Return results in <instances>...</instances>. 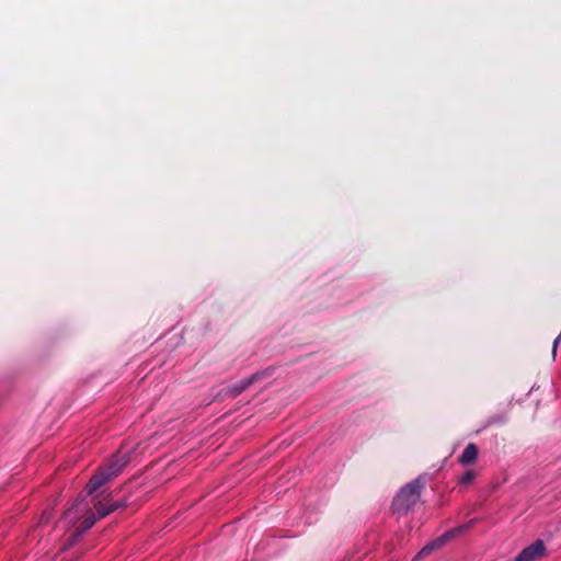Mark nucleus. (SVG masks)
Instances as JSON below:
<instances>
[{
  "instance_id": "1",
  "label": "nucleus",
  "mask_w": 561,
  "mask_h": 561,
  "mask_svg": "<svg viewBox=\"0 0 561 561\" xmlns=\"http://www.w3.org/2000/svg\"><path fill=\"white\" fill-rule=\"evenodd\" d=\"M96 514H93L90 508V504L84 496L78 497V500L69 507L64 516L60 518L58 526L66 531H69L67 545L64 548H68L73 545L78 538L89 528H91L98 518H103L110 513L114 512L119 504L111 500L103 502H94Z\"/></svg>"
},
{
  "instance_id": "2",
  "label": "nucleus",
  "mask_w": 561,
  "mask_h": 561,
  "mask_svg": "<svg viewBox=\"0 0 561 561\" xmlns=\"http://www.w3.org/2000/svg\"><path fill=\"white\" fill-rule=\"evenodd\" d=\"M422 486L423 483L420 479L404 485L392 502L393 512L403 514L413 507L419 501Z\"/></svg>"
},
{
  "instance_id": "3",
  "label": "nucleus",
  "mask_w": 561,
  "mask_h": 561,
  "mask_svg": "<svg viewBox=\"0 0 561 561\" xmlns=\"http://www.w3.org/2000/svg\"><path fill=\"white\" fill-rule=\"evenodd\" d=\"M474 523H476V519H471L467 524L458 526L455 529H451V530L445 533L440 537H438L435 540L431 541L430 543L425 545L421 549V551L416 554L415 558L420 559V558H423L425 556H428L434 550L439 549L440 547H443L446 543L447 540L456 537L458 534H460V533L469 529L470 527H472L474 525Z\"/></svg>"
},
{
  "instance_id": "4",
  "label": "nucleus",
  "mask_w": 561,
  "mask_h": 561,
  "mask_svg": "<svg viewBox=\"0 0 561 561\" xmlns=\"http://www.w3.org/2000/svg\"><path fill=\"white\" fill-rule=\"evenodd\" d=\"M546 547L542 540H536L531 545L527 546L522 552L515 558L514 561H536L545 556Z\"/></svg>"
},
{
  "instance_id": "5",
  "label": "nucleus",
  "mask_w": 561,
  "mask_h": 561,
  "mask_svg": "<svg viewBox=\"0 0 561 561\" xmlns=\"http://www.w3.org/2000/svg\"><path fill=\"white\" fill-rule=\"evenodd\" d=\"M113 479V473H108V470L104 468L100 469L91 479L87 485V494L93 495L104 483Z\"/></svg>"
},
{
  "instance_id": "6",
  "label": "nucleus",
  "mask_w": 561,
  "mask_h": 561,
  "mask_svg": "<svg viewBox=\"0 0 561 561\" xmlns=\"http://www.w3.org/2000/svg\"><path fill=\"white\" fill-rule=\"evenodd\" d=\"M267 374L266 373H256V374H253L238 382H236L230 389H229V393L232 396V397H237L238 394H240L242 391H244L245 389H248L252 383H254L256 380L263 378L264 376H266Z\"/></svg>"
},
{
  "instance_id": "7",
  "label": "nucleus",
  "mask_w": 561,
  "mask_h": 561,
  "mask_svg": "<svg viewBox=\"0 0 561 561\" xmlns=\"http://www.w3.org/2000/svg\"><path fill=\"white\" fill-rule=\"evenodd\" d=\"M478 447L474 444H468L459 457L458 461L462 466H470L477 461Z\"/></svg>"
},
{
  "instance_id": "8",
  "label": "nucleus",
  "mask_w": 561,
  "mask_h": 561,
  "mask_svg": "<svg viewBox=\"0 0 561 561\" xmlns=\"http://www.w3.org/2000/svg\"><path fill=\"white\" fill-rule=\"evenodd\" d=\"M128 463V458L126 455L123 456H116L114 457L107 467H105V470H108V473H113V478L117 477L125 466Z\"/></svg>"
},
{
  "instance_id": "9",
  "label": "nucleus",
  "mask_w": 561,
  "mask_h": 561,
  "mask_svg": "<svg viewBox=\"0 0 561 561\" xmlns=\"http://www.w3.org/2000/svg\"><path fill=\"white\" fill-rule=\"evenodd\" d=\"M474 478H476V472L473 470H468L459 478V483L462 485H467V484L471 483Z\"/></svg>"
}]
</instances>
